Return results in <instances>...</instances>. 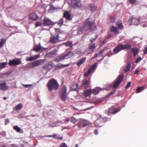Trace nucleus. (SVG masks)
<instances>
[{
    "label": "nucleus",
    "instance_id": "1",
    "mask_svg": "<svg viewBox=\"0 0 147 147\" xmlns=\"http://www.w3.org/2000/svg\"><path fill=\"white\" fill-rule=\"evenodd\" d=\"M96 28L93 22L90 18L87 19L84 22V26L79 27L77 29V33L78 34H81L84 30L86 31L88 30H92L94 28Z\"/></svg>",
    "mask_w": 147,
    "mask_h": 147
},
{
    "label": "nucleus",
    "instance_id": "2",
    "mask_svg": "<svg viewBox=\"0 0 147 147\" xmlns=\"http://www.w3.org/2000/svg\"><path fill=\"white\" fill-rule=\"evenodd\" d=\"M55 34L53 35L50 32L51 36L49 42L52 44L59 42L60 41L59 34L60 33V29L59 28H54Z\"/></svg>",
    "mask_w": 147,
    "mask_h": 147
},
{
    "label": "nucleus",
    "instance_id": "3",
    "mask_svg": "<svg viewBox=\"0 0 147 147\" xmlns=\"http://www.w3.org/2000/svg\"><path fill=\"white\" fill-rule=\"evenodd\" d=\"M47 86L49 90H56L58 88L59 84L56 80L52 79L49 81Z\"/></svg>",
    "mask_w": 147,
    "mask_h": 147
},
{
    "label": "nucleus",
    "instance_id": "4",
    "mask_svg": "<svg viewBox=\"0 0 147 147\" xmlns=\"http://www.w3.org/2000/svg\"><path fill=\"white\" fill-rule=\"evenodd\" d=\"M131 47V46L129 44L123 45L120 44L117 46L116 47L113 49V52L114 53L116 54L119 52L121 50L124 49H129Z\"/></svg>",
    "mask_w": 147,
    "mask_h": 147
},
{
    "label": "nucleus",
    "instance_id": "5",
    "mask_svg": "<svg viewBox=\"0 0 147 147\" xmlns=\"http://www.w3.org/2000/svg\"><path fill=\"white\" fill-rule=\"evenodd\" d=\"M120 110L119 107H117L116 106H113L109 108L107 112V114L110 115L111 114H115L119 112Z\"/></svg>",
    "mask_w": 147,
    "mask_h": 147
},
{
    "label": "nucleus",
    "instance_id": "6",
    "mask_svg": "<svg viewBox=\"0 0 147 147\" xmlns=\"http://www.w3.org/2000/svg\"><path fill=\"white\" fill-rule=\"evenodd\" d=\"M140 20V18H137L132 16L129 18L128 22L130 25H138L139 24Z\"/></svg>",
    "mask_w": 147,
    "mask_h": 147
},
{
    "label": "nucleus",
    "instance_id": "7",
    "mask_svg": "<svg viewBox=\"0 0 147 147\" xmlns=\"http://www.w3.org/2000/svg\"><path fill=\"white\" fill-rule=\"evenodd\" d=\"M72 7L74 9H77L81 8V6L80 0H73L71 2Z\"/></svg>",
    "mask_w": 147,
    "mask_h": 147
},
{
    "label": "nucleus",
    "instance_id": "8",
    "mask_svg": "<svg viewBox=\"0 0 147 147\" xmlns=\"http://www.w3.org/2000/svg\"><path fill=\"white\" fill-rule=\"evenodd\" d=\"M123 78V76L122 75H119L117 78L115 83L113 84V86L114 88H116L119 86V84L122 82Z\"/></svg>",
    "mask_w": 147,
    "mask_h": 147
},
{
    "label": "nucleus",
    "instance_id": "9",
    "mask_svg": "<svg viewBox=\"0 0 147 147\" xmlns=\"http://www.w3.org/2000/svg\"><path fill=\"white\" fill-rule=\"evenodd\" d=\"M22 63V61L18 58H16L12 60H9L8 65L10 66L17 65Z\"/></svg>",
    "mask_w": 147,
    "mask_h": 147
},
{
    "label": "nucleus",
    "instance_id": "10",
    "mask_svg": "<svg viewBox=\"0 0 147 147\" xmlns=\"http://www.w3.org/2000/svg\"><path fill=\"white\" fill-rule=\"evenodd\" d=\"M89 123L88 121L83 119H80L78 121V126L80 127H85L89 125Z\"/></svg>",
    "mask_w": 147,
    "mask_h": 147
},
{
    "label": "nucleus",
    "instance_id": "11",
    "mask_svg": "<svg viewBox=\"0 0 147 147\" xmlns=\"http://www.w3.org/2000/svg\"><path fill=\"white\" fill-rule=\"evenodd\" d=\"M43 24L44 26H50L53 25V22L49 18L45 17L43 20Z\"/></svg>",
    "mask_w": 147,
    "mask_h": 147
},
{
    "label": "nucleus",
    "instance_id": "12",
    "mask_svg": "<svg viewBox=\"0 0 147 147\" xmlns=\"http://www.w3.org/2000/svg\"><path fill=\"white\" fill-rule=\"evenodd\" d=\"M90 84L89 79L87 80L84 79L82 80L81 85L82 88H83L86 89L90 87Z\"/></svg>",
    "mask_w": 147,
    "mask_h": 147
},
{
    "label": "nucleus",
    "instance_id": "13",
    "mask_svg": "<svg viewBox=\"0 0 147 147\" xmlns=\"http://www.w3.org/2000/svg\"><path fill=\"white\" fill-rule=\"evenodd\" d=\"M44 61L43 60H37L32 62L31 65L32 67H35L42 64Z\"/></svg>",
    "mask_w": 147,
    "mask_h": 147
},
{
    "label": "nucleus",
    "instance_id": "14",
    "mask_svg": "<svg viewBox=\"0 0 147 147\" xmlns=\"http://www.w3.org/2000/svg\"><path fill=\"white\" fill-rule=\"evenodd\" d=\"M66 59L64 54H63L59 55L55 59V61L57 62H60Z\"/></svg>",
    "mask_w": 147,
    "mask_h": 147
},
{
    "label": "nucleus",
    "instance_id": "15",
    "mask_svg": "<svg viewBox=\"0 0 147 147\" xmlns=\"http://www.w3.org/2000/svg\"><path fill=\"white\" fill-rule=\"evenodd\" d=\"M63 17L68 20H72V18L71 17V15L70 13L68 11H66L64 13Z\"/></svg>",
    "mask_w": 147,
    "mask_h": 147
},
{
    "label": "nucleus",
    "instance_id": "16",
    "mask_svg": "<svg viewBox=\"0 0 147 147\" xmlns=\"http://www.w3.org/2000/svg\"><path fill=\"white\" fill-rule=\"evenodd\" d=\"M57 49H55L49 52L47 55L48 57H52L54 56L57 54Z\"/></svg>",
    "mask_w": 147,
    "mask_h": 147
},
{
    "label": "nucleus",
    "instance_id": "17",
    "mask_svg": "<svg viewBox=\"0 0 147 147\" xmlns=\"http://www.w3.org/2000/svg\"><path fill=\"white\" fill-rule=\"evenodd\" d=\"M8 89V87L6 86V83L4 82L0 83V89L5 90Z\"/></svg>",
    "mask_w": 147,
    "mask_h": 147
},
{
    "label": "nucleus",
    "instance_id": "18",
    "mask_svg": "<svg viewBox=\"0 0 147 147\" xmlns=\"http://www.w3.org/2000/svg\"><path fill=\"white\" fill-rule=\"evenodd\" d=\"M109 119V118L107 117H103L102 119V118H99V120L98 121H101L102 123L101 124H99L98 123V125L100 127H101L103 125V123L104 122H106L108 121Z\"/></svg>",
    "mask_w": 147,
    "mask_h": 147
},
{
    "label": "nucleus",
    "instance_id": "19",
    "mask_svg": "<svg viewBox=\"0 0 147 147\" xmlns=\"http://www.w3.org/2000/svg\"><path fill=\"white\" fill-rule=\"evenodd\" d=\"M29 17L30 19H31L34 21L36 20L38 18L37 16L35 13L30 14L29 15Z\"/></svg>",
    "mask_w": 147,
    "mask_h": 147
},
{
    "label": "nucleus",
    "instance_id": "20",
    "mask_svg": "<svg viewBox=\"0 0 147 147\" xmlns=\"http://www.w3.org/2000/svg\"><path fill=\"white\" fill-rule=\"evenodd\" d=\"M94 68L95 67L94 66H92L90 67L87 72L84 74V76L87 77L93 71Z\"/></svg>",
    "mask_w": 147,
    "mask_h": 147
},
{
    "label": "nucleus",
    "instance_id": "21",
    "mask_svg": "<svg viewBox=\"0 0 147 147\" xmlns=\"http://www.w3.org/2000/svg\"><path fill=\"white\" fill-rule=\"evenodd\" d=\"M40 45L36 46L34 47L33 48V50L34 51L38 52L40 51H43L45 48L42 47L40 46V44H39Z\"/></svg>",
    "mask_w": 147,
    "mask_h": 147
},
{
    "label": "nucleus",
    "instance_id": "22",
    "mask_svg": "<svg viewBox=\"0 0 147 147\" xmlns=\"http://www.w3.org/2000/svg\"><path fill=\"white\" fill-rule=\"evenodd\" d=\"M91 94L92 90L90 89H89L85 91L84 95L86 97H87L90 96Z\"/></svg>",
    "mask_w": 147,
    "mask_h": 147
},
{
    "label": "nucleus",
    "instance_id": "23",
    "mask_svg": "<svg viewBox=\"0 0 147 147\" xmlns=\"http://www.w3.org/2000/svg\"><path fill=\"white\" fill-rule=\"evenodd\" d=\"M39 55H35L33 57L31 56L30 57L27 58L26 60L28 61H31L34 60L39 57Z\"/></svg>",
    "mask_w": 147,
    "mask_h": 147
},
{
    "label": "nucleus",
    "instance_id": "24",
    "mask_svg": "<svg viewBox=\"0 0 147 147\" xmlns=\"http://www.w3.org/2000/svg\"><path fill=\"white\" fill-rule=\"evenodd\" d=\"M138 51V49L136 47H134L131 49V51L133 53L134 57H135L137 55Z\"/></svg>",
    "mask_w": 147,
    "mask_h": 147
},
{
    "label": "nucleus",
    "instance_id": "25",
    "mask_svg": "<svg viewBox=\"0 0 147 147\" xmlns=\"http://www.w3.org/2000/svg\"><path fill=\"white\" fill-rule=\"evenodd\" d=\"M74 55V53L70 51L68 52L67 53L64 54L65 57L66 58V59L71 57Z\"/></svg>",
    "mask_w": 147,
    "mask_h": 147
},
{
    "label": "nucleus",
    "instance_id": "26",
    "mask_svg": "<svg viewBox=\"0 0 147 147\" xmlns=\"http://www.w3.org/2000/svg\"><path fill=\"white\" fill-rule=\"evenodd\" d=\"M111 32H114L115 34L119 33V31L118 28L114 26H112L111 28Z\"/></svg>",
    "mask_w": 147,
    "mask_h": 147
},
{
    "label": "nucleus",
    "instance_id": "27",
    "mask_svg": "<svg viewBox=\"0 0 147 147\" xmlns=\"http://www.w3.org/2000/svg\"><path fill=\"white\" fill-rule=\"evenodd\" d=\"M89 7H90V9L92 12L95 11L97 8V7L92 4H90Z\"/></svg>",
    "mask_w": 147,
    "mask_h": 147
},
{
    "label": "nucleus",
    "instance_id": "28",
    "mask_svg": "<svg viewBox=\"0 0 147 147\" xmlns=\"http://www.w3.org/2000/svg\"><path fill=\"white\" fill-rule=\"evenodd\" d=\"M116 25L118 29L122 30L123 28V26L121 22H117L116 23Z\"/></svg>",
    "mask_w": 147,
    "mask_h": 147
},
{
    "label": "nucleus",
    "instance_id": "29",
    "mask_svg": "<svg viewBox=\"0 0 147 147\" xmlns=\"http://www.w3.org/2000/svg\"><path fill=\"white\" fill-rule=\"evenodd\" d=\"M13 129L17 132L22 133H23V130L21 129L20 127H18L17 126H15L13 127Z\"/></svg>",
    "mask_w": 147,
    "mask_h": 147
},
{
    "label": "nucleus",
    "instance_id": "30",
    "mask_svg": "<svg viewBox=\"0 0 147 147\" xmlns=\"http://www.w3.org/2000/svg\"><path fill=\"white\" fill-rule=\"evenodd\" d=\"M86 59V57L83 58L77 63V65L78 66H80L83 63L85 62Z\"/></svg>",
    "mask_w": 147,
    "mask_h": 147
},
{
    "label": "nucleus",
    "instance_id": "31",
    "mask_svg": "<svg viewBox=\"0 0 147 147\" xmlns=\"http://www.w3.org/2000/svg\"><path fill=\"white\" fill-rule=\"evenodd\" d=\"M99 92V88H94L92 90V93L94 95L98 94Z\"/></svg>",
    "mask_w": 147,
    "mask_h": 147
},
{
    "label": "nucleus",
    "instance_id": "32",
    "mask_svg": "<svg viewBox=\"0 0 147 147\" xmlns=\"http://www.w3.org/2000/svg\"><path fill=\"white\" fill-rule=\"evenodd\" d=\"M23 107V105L21 103H20L17 105V106L14 108V109L16 111L19 110L22 108Z\"/></svg>",
    "mask_w": 147,
    "mask_h": 147
},
{
    "label": "nucleus",
    "instance_id": "33",
    "mask_svg": "<svg viewBox=\"0 0 147 147\" xmlns=\"http://www.w3.org/2000/svg\"><path fill=\"white\" fill-rule=\"evenodd\" d=\"M67 97V94H61V99L63 101H65Z\"/></svg>",
    "mask_w": 147,
    "mask_h": 147
},
{
    "label": "nucleus",
    "instance_id": "34",
    "mask_svg": "<svg viewBox=\"0 0 147 147\" xmlns=\"http://www.w3.org/2000/svg\"><path fill=\"white\" fill-rule=\"evenodd\" d=\"M78 87V86L77 84H73L71 86V89L72 90H76Z\"/></svg>",
    "mask_w": 147,
    "mask_h": 147
},
{
    "label": "nucleus",
    "instance_id": "35",
    "mask_svg": "<svg viewBox=\"0 0 147 147\" xmlns=\"http://www.w3.org/2000/svg\"><path fill=\"white\" fill-rule=\"evenodd\" d=\"M7 63L6 62H3L0 63V69H2L6 67V65Z\"/></svg>",
    "mask_w": 147,
    "mask_h": 147
},
{
    "label": "nucleus",
    "instance_id": "36",
    "mask_svg": "<svg viewBox=\"0 0 147 147\" xmlns=\"http://www.w3.org/2000/svg\"><path fill=\"white\" fill-rule=\"evenodd\" d=\"M6 39L4 38H2L0 42V48L3 46L4 44L6 41Z\"/></svg>",
    "mask_w": 147,
    "mask_h": 147
},
{
    "label": "nucleus",
    "instance_id": "37",
    "mask_svg": "<svg viewBox=\"0 0 147 147\" xmlns=\"http://www.w3.org/2000/svg\"><path fill=\"white\" fill-rule=\"evenodd\" d=\"M70 120L71 122L74 123H75L76 122H77L78 121L77 119L73 117H70Z\"/></svg>",
    "mask_w": 147,
    "mask_h": 147
},
{
    "label": "nucleus",
    "instance_id": "38",
    "mask_svg": "<svg viewBox=\"0 0 147 147\" xmlns=\"http://www.w3.org/2000/svg\"><path fill=\"white\" fill-rule=\"evenodd\" d=\"M131 64L130 63H128L126 65V69L124 70L125 72H127L129 71L131 67Z\"/></svg>",
    "mask_w": 147,
    "mask_h": 147
},
{
    "label": "nucleus",
    "instance_id": "39",
    "mask_svg": "<svg viewBox=\"0 0 147 147\" xmlns=\"http://www.w3.org/2000/svg\"><path fill=\"white\" fill-rule=\"evenodd\" d=\"M61 94H67L66 88L65 86H63L62 87Z\"/></svg>",
    "mask_w": 147,
    "mask_h": 147
},
{
    "label": "nucleus",
    "instance_id": "40",
    "mask_svg": "<svg viewBox=\"0 0 147 147\" xmlns=\"http://www.w3.org/2000/svg\"><path fill=\"white\" fill-rule=\"evenodd\" d=\"M129 3L131 4L136 5L137 0H128Z\"/></svg>",
    "mask_w": 147,
    "mask_h": 147
},
{
    "label": "nucleus",
    "instance_id": "41",
    "mask_svg": "<svg viewBox=\"0 0 147 147\" xmlns=\"http://www.w3.org/2000/svg\"><path fill=\"white\" fill-rule=\"evenodd\" d=\"M144 88V87L143 86L140 87H138L137 89L136 93H138L140 92Z\"/></svg>",
    "mask_w": 147,
    "mask_h": 147
},
{
    "label": "nucleus",
    "instance_id": "42",
    "mask_svg": "<svg viewBox=\"0 0 147 147\" xmlns=\"http://www.w3.org/2000/svg\"><path fill=\"white\" fill-rule=\"evenodd\" d=\"M95 44L90 45L89 46V48L92 51L94 50L95 48Z\"/></svg>",
    "mask_w": 147,
    "mask_h": 147
},
{
    "label": "nucleus",
    "instance_id": "43",
    "mask_svg": "<svg viewBox=\"0 0 147 147\" xmlns=\"http://www.w3.org/2000/svg\"><path fill=\"white\" fill-rule=\"evenodd\" d=\"M64 22V19L63 18H61L58 22V24L59 25L63 24Z\"/></svg>",
    "mask_w": 147,
    "mask_h": 147
},
{
    "label": "nucleus",
    "instance_id": "44",
    "mask_svg": "<svg viewBox=\"0 0 147 147\" xmlns=\"http://www.w3.org/2000/svg\"><path fill=\"white\" fill-rule=\"evenodd\" d=\"M108 49L107 47H105L102 50H100L98 53L100 55L102 54L104 51H107Z\"/></svg>",
    "mask_w": 147,
    "mask_h": 147
},
{
    "label": "nucleus",
    "instance_id": "45",
    "mask_svg": "<svg viewBox=\"0 0 147 147\" xmlns=\"http://www.w3.org/2000/svg\"><path fill=\"white\" fill-rule=\"evenodd\" d=\"M108 49L107 47H105L102 50H100L98 53L100 55L102 54L104 51H107Z\"/></svg>",
    "mask_w": 147,
    "mask_h": 147
},
{
    "label": "nucleus",
    "instance_id": "46",
    "mask_svg": "<svg viewBox=\"0 0 147 147\" xmlns=\"http://www.w3.org/2000/svg\"><path fill=\"white\" fill-rule=\"evenodd\" d=\"M108 49L107 47H105L102 50H100L98 53L100 55L102 54L104 51H107Z\"/></svg>",
    "mask_w": 147,
    "mask_h": 147
},
{
    "label": "nucleus",
    "instance_id": "47",
    "mask_svg": "<svg viewBox=\"0 0 147 147\" xmlns=\"http://www.w3.org/2000/svg\"><path fill=\"white\" fill-rule=\"evenodd\" d=\"M69 65L70 64H69L66 65H61L59 66V67L61 68H63L69 66Z\"/></svg>",
    "mask_w": 147,
    "mask_h": 147
},
{
    "label": "nucleus",
    "instance_id": "48",
    "mask_svg": "<svg viewBox=\"0 0 147 147\" xmlns=\"http://www.w3.org/2000/svg\"><path fill=\"white\" fill-rule=\"evenodd\" d=\"M42 25V23L40 22H37L35 24L36 27L40 26Z\"/></svg>",
    "mask_w": 147,
    "mask_h": 147
},
{
    "label": "nucleus",
    "instance_id": "49",
    "mask_svg": "<svg viewBox=\"0 0 147 147\" xmlns=\"http://www.w3.org/2000/svg\"><path fill=\"white\" fill-rule=\"evenodd\" d=\"M94 37L93 38H92L91 39H90V41L91 42H93L96 39V38H97V36L96 35H94Z\"/></svg>",
    "mask_w": 147,
    "mask_h": 147
},
{
    "label": "nucleus",
    "instance_id": "50",
    "mask_svg": "<svg viewBox=\"0 0 147 147\" xmlns=\"http://www.w3.org/2000/svg\"><path fill=\"white\" fill-rule=\"evenodd\" d=\"M60 147H68V146L65 143H63L60 145Z\"/></svg>",
    "mask_w": 147,
    "mask_h": 147
},
{
    "label": "nucleus",
    "instance_id": "51",
    "mask_svg": "<svg viewBox=\"0 0 147 147\" xmlns=\"http://www.w3.org/2000/svg\"><path fill=\"white\" fill-rule=\"evenodd\" d=\"M115 92V90L111 92H110L109 94L107 96V97H109L113 94H114Z\"/></svg>",
    "mask_w": 147,
    "mask_h": 147
},
{
    "label": "nucleus",
    "instance_id": "52",
    "mask_svg": "<svg viewBox=\"0 0 147 147\" xmlns=\"http://www.w3.org/2000/svg\"><path fill=\"white\" fill-rule=\"evenodd\" d=\"M142 59L140 57L139 58H137L135 62L136 63H138Z\"/></svg>",
    "mask_w": 147,
    "mask_h": 147
},
{
    "label": "nucleus",
    "instance_id": "53",
    "mask_svg": "<svg viewBox=\"0 0 147 147\" xmlns=\"http://www.w3.org/2000/svg\"><path fill=\"white\" fill-rule=\"evenodd\" d=\"M112 53L111 52V51L110 50L109 53H107L106 54V55L107 56L109 57L111 56L112 55Z\"/></svg>",
    "mask_w": 147,
    "mask_h": 147
},
{
    "label": "nucleus",
    "instance_id": "54",
    "mask_svg": "<svg viewBox=\"0 0 147 147\" xmlns=\"http://www.w3.org/2000/svg\"><path fill=\"white\" fill-rule=\"evenodd\" d=\"M143 51L144 54H147V47H146L143 50Z\"/></svg>",
    "mask_w": 147,
    "mask_h": 147
},
{
    "label": "nucleus",
    "instance_id": "55",
    "mask_svg": "<svg viewBox=\"0 0 147 147\" xmlns=\"http://www.w3.org/2000/svg\"><path fill=\"white\" fill-rule=\"evenodd\" d=\"M131 82H129L125 86L126 88H129L131 85Z\"/></svg>",
    "mask_w": 147,
    "mask_h": 147
},
{
    "label": "nucleus",
    "instance_id": "56",
    "mask_svg": "<svg viewBox=\"0 0 147 147\" xmlns=\"http://www.w3.org/2000/svg\"><path fill=\"white\" fill-rule=\"evenodd\" d=\"M99 120V119H98V120H97L96 121V123H97V127H100V126H99L98 125V123H99V124H101V123H102V121H98Z\"/></svg>",
    "mask_w": 147,
    "mask_h": 147
},
{
    "label": "nucleus",
    "instance_id": "57",
    "mask_svg": "<svg viewBox=\"0 0 147 147\" xmlns=\"http://www.w3.org/2000/svg\"><path fill=\"white\" fill-rule=\"evenodd\" d=\"M100 54L99 53H98L96 54L95 55V56H94L93 57V58H94L97 57H99L100 55Z\"/></svg>",
    "mask_w": 147,
    "mask_h": 147
},
{
    "label": "nucleus",
    "instance_id": "58",
    "mask_svg": "<svg viewBox=\"0 0 147 147\" xmlns=\"http://www.w3.org/2000/svg\"><path fill=\"white\" fill-rule=\"evenodd\" d=\"M115 17H113L111 20V22H115Z\"/></svg>",
    "mask_w": 147,
    "mask_h": 147
},
{
    "label": "nucleus",
    "instance_id": "59",
    "mask_svg": "<svg viewBox=\"0 0 147 147\" xmlns=\"http://www.w3.org/2000/svg\"><path fill=\"white\" fill-rule=\"evenodd\" d=\"M63 137H56V139H58V140H62L63 139Z\"/></svg>",
    "mask_w": 147,
    "mask_h": 147
},
{
    "label": "nucleus",
    "instance_id": "60",
    "mask_svg": "<svg viewBox=\"0 0 147 147\" xmlns=\"http://www.w3.org/2000/svg\"><path fill=\"white\" fill-rule=\"evenodd\" d=\"M94 134L95 135H97L98 134V132L97 129H95L94 131Z\"/></svg>",
    "mask_w": 147,
    "mask_h": 147
},
{
    "label": "nucleus",
    "instance_id": "61",
    "mask_svg": "<svg viewBox=\"0 0 147 147\" xmlns=\"http://www.w3.org/2000/svg\"><path fill=\"white\" fill-rule=\"evenodd\" d=\"M9 123V120L8 119H6V120L5 121V125L7 124H8Z\"/></svg>",
    "mask_w": 147,
    "mask_h": 147
},
{
    "label": "nucleus",
    "instance_id": "62",
    "mask_svg": "<svg viewBox=\"0 0 147 147\" xmlns=\"http://www.w3.org/2000/svg\"><path fill=\"white\" fill-rule=\"evenodd\" d=\"M57 136V135L56 134H55L52 135V137L55 139H56Z\"/></svg>",
    "mask_w": 147,
    "mask_h": 147
},
{
    "label": "nucleus",
    "instance_id": "63",
    "mask_svg": "<svg viewBox=\"0 0 147 147\" xmlns=\"http://www.w3.org/2000/svg\"><path fill=\"white\" fill-rule=\"evenodd\" d=\"M139 72V70L136 69L135 71V74H138Z\"/></svg>",
    "mask_w": 147,
    "mask_h": 147
},
{
    "label": "nucleus",
    "instance_id": "64",
    "mask_svg": "<svg viewBox=\"0 0 147 147\" xmlns=\"http://www.w3.org/2000/svg\"><path fill=\"white\" fill-rule=\"evenodd\" d=\"M11 147H18V146L14 144H12L11 145Z\"/></svg>",
    "mask_w": 147,
    "mask_h": 147
}]
</instances>
